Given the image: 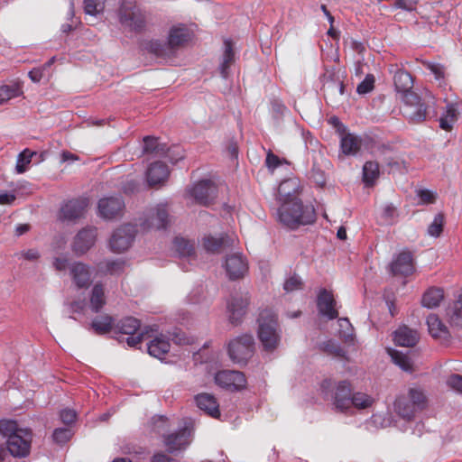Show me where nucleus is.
<instances>
[{"mask_svg":"<svg viewBox=\"0 0 462 462\" xmlns=\"http://www.w3.org/2000/svg\"><path fill=\"white\" fill-rule=\"evenodd\" d=\"M394 86L396 90L402 94L404 102V116L413 124L424 121L427 117V109L430 104L434 103V97L428 90L424 92L422 97L411 91L413 79L410 73L399 69L394 78Z\"/></svg>","mask_w":462,"mask_h":462,"instance_id":"f257e3e1","label":"nucleus"},{"mask_svg":"<svg viewBox=\"0 0 462 462\" xmlns=\"http://www.w3.org/2000/svg\"><path fill=\"white\" fill-rule=\"evenodd\" d=\"M279 222L291 229L315 221V210L312 206H304L300 199L280 204L277 210Z\"/></svg>","mask_w":462,"mask_h":462,"instance_id":"f03ea898","label":"nucleus"},{"mask_svg":"<svg viewBox=\"0 0 462 462\" xmlns=\"http://www.w3.org/2000/svg\"><path fill=\"white\" fill-rule=\"evenodd\" d=\"M0 434L6 439L11 455L22 457L29 454L32 433L28 430L19 428L14 420H1Z\"/></svg>","mask_w":462,"mask_h":462,"instance_id":"7ed1b4c3","label":"nucleus"},{"mask_svg":"<svg viewBox=\"0 0 462 462\" xmlns=\"http://www.w3.org/2000/svg\"><path fill=\"white\" fill-rule=\"evenodd\" d=\"M258 321V337L263 348L267 351L274 350L281 338L276 316L269 310H264L260 314Z\"/></svg>","mask_w":462,"mask_h":462,"instance_id":"20e7f679","label":"nucleus"},{"mask_svg":"<svg viewBox=\"0 0 462 462\" xmlns=\"http://www.w3.org/2000/svg\"><path fill=\"white\" fill-rule=\"evenodd\" d=\"M254 352V340L252 335L243 334L231 339L227 345V353L231 361L245 365Z\"/></svg>","mask_w":462,"mask_h":462,"instance_id":"39448f33","label":"nucleus"},{"mask_svg":"<svg viewBox=\"0 0 462 462\" xmlns=\"http://www.w3.org/2000/svg\"><path fill=\"white\" fill-rule=\"evenodd\" d=\"M119 18L120 23L132 31H141L145 25V16L134 0H123Z\"/></svg>","mask_w":462,"mask_h":462,"instance_id":"423d86ee","label":"nucleus"},{"mask_svg":"<svg viewBox=\"0 0 462 462\" xmlns=\"http://www.w3.org/2000/svg\"><path fill=\"white\" fill-rule=\"evenodd\" d=\"M135 228L132 225H125L117 228L109 241L110 248L115 253H122L127 250L134 238Z\"/></svg>","mask_w":462,"mask_h":462,"instance_id":"0eeeda50","label":"nucleus"},{"mask_svg":"<svg viewBox=\"0 0 462 462\" xmlns=\"http://www.w3.org/2000/svg\"><path fill=\"white\" fill-rule=\"evenodd\" d=\"M224 268L230 280L243 278L248 271L246 258L240 253H234L226 255Z\"/></svg>","mask_w":462,"mask_h":462,"instance_id":"6e6552de","label":"nucleus"},{"mask_svg":"<svg viewBox=\"0 0 462 462\" xmlns=\"http://www.w3.org/2000/svg\"><path fill=\"white\" fill-rule=\"evenodd\" d=\"M215 383L229 391H237L245 386L246 380L244 374L239 371L224 370L216 374Z\"/></svg>","mask_w":462,"mask_h":462,"instance_id":"1a4fd4ad","label":"nucleus"},{"mask_svg":"<svg viewBox=\"0 0 462 462\" xmlns=\"http://www.w3.org/2000/svg\"><path fill=\"white\" fill-rule=\"evenodd\" d=\"M97 230L88 226L81 229L74 237L71 249L77 255L86 254L96 243Z\"/></svg>","mask_w":462,"mask_h":462,"instance_id":"9d476101","label":"nucleus"},{"mask_svg":"<svg viewBox=\"0 0 462 462\" xmlns=\"http://www.w3.org/2000/svg\"><path fill=\"white\" fill-rule=\"evenodd\" d=\"M249 304L247 294H236L231 296L227 301L226 309L228 320L233 325H237L242 321Z\"/></svg>","mask_w":462,"mask_h":462,"instance_id":"9b49d317","label":"nucleus"},{"mask_svg":"<svg viewBox=\"0 0 462 462\" xmlns=\"http://www.w3.org/2000/svg\"><path fill=\"white\" fill-rule=\"evenodd\" d=\"M189 192L197 203L208 206L217 196V187L211 180H204L196 183Z\"/></svg>","mask_w":462,"mask_h":462,"instance_id":"f8f14e48","label":"nucleus"},{"mask_svg":"<svg viewBox=\"0 0 462 462\" xmlns=\"http://www.w3.org/2000/svg\"><path fill=\"white\" fill-rule=\"evenodd\" d=\"M352 386L348 381H340L336 386L333 395L335 410L345 412L351 408Z\"/></svg>","mask_w":462,"mask_h":462,"instance_id":"ddd939ff","label":"nucleus"},{"mask_svg":"<svg viewBox=\"0 0 462 462\" xmlns=\"http://www.w3.org/2000/svg\"><path fill=\"white\" fill-rule=\"evenodd\" d=\"M236 243L237 238L234 235L210 236L203 239V247L208 253L220 254L229 247H234Z\"/></svg>","mask_w":462,"mask_h":462,"instance_id":"4468645a","label":"nucleus"},{"mask_svg":"<svg viewBox=\"0 0 462 462\" xmlns=\"http://www.w3.org/2000/svg\"><path fill=\"white\" fill-rule=\"evenodd\" d=\"M168 223V212L164 206L159 205L150 208L142 223L143 229H162L166 227Z\"/></svg>","mask_w":462,"mask_h":462,"instance_id":"2eb2a0df","label":"nucleus"},{"mask_svg":"<svg viewBox=\"0 0 462 462\" xmlns=\"http://www.w3.org/2000/svg\"><path fill=\"white\" fill-rule=\"evenodd\" d=\"M69 275L78 288H88L92 282L91 268L82 262L71 263Z\"/></svg>","mask_w":462,"mask_h":462,"instance_id":"dca6fc26","label":"nucleus"},{"mask_svg":"<svg viewBox=\"0 0 462 462\" xmlns=\"http://www.w3.org/2000/svg\"><path fill=\"white\" fill-rule=\"evenodd\" d=\"M191 431L184 428L176 433L164 436V445L168 451L173 453L186 448L191 441Z\"/></svg>","mask_w":462,"mask_h":462,"instance_id":"f3484780","label":"nucleus"},{"mask_svg":"<svg viewBox=\"0 0 462 462\" xmlns=\"http://www.w3.org/2000/svg\"><path fill=\"white\" fill-rule=\"evenodd\" d=\"M192 38V32L185 24L180 23L171 27L168 43L171 50L179 49L187 44Z\"/></svg>","mask_w":462,"mask_h":462,"instance_id":"a211bd4d","label":"nucleus"},{"mask_svg":"<svg viewBox=\"0 0 462 462\" xmlns=\"http://www.w3.org/2000/svg\"><path fill=\"white\" fill-rule=\"evenodd\" d=\"M125 204L120 198H104L98 202V213L106 219H112L121 215Z\"/></svg>","mask_w":462,"mask_h":462,"instance_id":"6ab92c4d","label":"nucleus"},{"mask_svg":"<svg viewBox=\"0 0 462 462\" xmlns=\"http://www.w3.org/2000/svg\"><path fill=\"white\" fill-rule=\"evenodd\" d=\"M299 180L297 179H288L281 182L277 191V199L280 204L291 202V200L300 199L298 198Z\"/></svg>","mask_w":462,"mask_h":462,"instance_id":"aec40b11","label":"nucleus"},{"mask_svg":"<svg viewBox=\"0 0 462 462\" xmlns=\"http://www.w3.org/2000/svg\"><path fill=\"white\" fill-rule=\"evenodd\" d=\"M391 269L393 274L407 276L414 271L413 258L411 252L403 251L400 253L393 261Z\"/></svg>","mask_w":462,"mask_h":462,"instance_id":"412c9836","label":"nucleus"},{"mask_svg":"<svg viewBox=\"0 0 462 462\" xmlns=\"http://www.w3.org/2000/svg\"><path fill=\"white\" fill-rule=\"evenodd\" d=\"M88 206V200L87 199L69 200L61 208V215L69 220L81 217L85 214Z\"/></svg>","mask_w":462,"mask_h":462,"instance_id":"4be33fe9","label":"nucleus"},{"mask_svg":"<svg viewBox=\"0 0 462 462\" xmlns=\"http://www.w3.org/2000/svg\"><path fill=\"white\" fill-rule=\"evenodd\" d=\"M335 300L333 295L323 290L318 296V308L319 311L328 317L329 319H336L338 315L337 310L335 309Z\"/></svg>","mask_w":462,"mask_h":462,"instance_id":"5701e85b","label":"nucleus"},{"mask_svg":"<svg viewBox=\"0 0 462 462\" xmlns=\"http://www.w3.org/2000/svg\"><path fill=\"white\" fill-rule=\"evenodd\" d=\"M419 340V334L416 330L407 326H402L393 333V341L396 345L405 347H411Z\"/></svg>","mask_w":462,"mask_h":462,"instance_id":"b1692460","label":"nucleus"},{"mask_svg":"<svg viewBox=\"0 0 462 462\" xmlns=\"http://www.w3.org/2000/svg\"><path fill=\"white\" fill-rule=\"evenodd\" d=\"M169 173L166 164L162 162L152 163L146 172L147 182L150 186L162 184L168 179Z\"/></svg>","mask_w":462,"mask_h":462,"instance_id":"393cba45","label":"nucleus"},{"mask_svg":"<svg viewBox=\"0 0 462 462\" xmlns=\"http://www.w3.org/2000/svg\"><path fill=\"white\" fill-rule=\"evenodd\" d=\"M197 406L213 418L220 415L216 398L209 393H199L195 397Z\"/></svg>","mask_w":462,"mask_h":462,"instance_id":"a878e982","label":"nucleus"},{"mask_svg":"<svg viewBox=\"0 0 462 462\" xmlns=\"http://www.w3.org/2000/svg\"><path fill=\"white\" fill-rule=\"evenodd\" d=\"M429 333L437 339H447L449 337L448 328L443 324L439 318L435 314H430L427 318Z\"/></svg>","mask_w":462,"mask_h":462,"instance_id":"bb28decb","label":"nucleus"},{"mask_svg":"<svg viewBox=\"0 0 462 462\" xmlns=\"http://www.w3.org/2000/svg\"><path fill=\"white\" fill-rule=\"evenodd\" d=\"M361 147V139L353 134L341 135L340 151L344 155H356Z\"/></svg>","mask_w":462,"mask_h":462,"instance_id":"cd10ccee","label":"nucleus"},{"mask_svg":"<svg viewBox=\"0 0 462 462\" xmlns=\"http://www.w3.org/2000/svg\"><path fill=\"white\" fill-rule=\"evenodd\" d=\"M170 346V342L166 337L160 335L149 343L148 352L151 356L161 359L169 352Z\"/></svg>","mask_w":462,"mask_h":462,"instance_id":"c85d7f7f","label":"nucleus"},{"mask_svg":"<svg viewBox=\"0 0 462 462\" xmlns=\"http://www.w3.org/2000/svg\"><path fill=\"white\" fill-rule=\"evenodd\" d=\"M344 84L337 79H334L333 74H325L323 79V90L325 95L329 97H335L336 96L344 94Z\"/></svg>","mask_w":462,"mask_h":462,"instance_id":"c756f323","label":"nucleus"},{"mask_svg":"<svg viewBox=\"0 0 462 462\" xmlns=\"http://www.w3.org/2000/svg\"><path fill=\"white\" fill-rule=\"evenodd\" d=\"M395 411L402 418L410 420L418 411L414 405H412L411 399L408 395L399 396L394 402Z\"/></svg>","mask_w":462,"mask_h":462,"instance_id":"7c9ffc66","label":"nucleus"},{"mask_svg":"<svg viewBox=\"0 0 462 462\" xmlns=\"http://www.w3.org/2000/svg\"><path fill=\"white\" fill-rule=\"evenodd\" d=\"M106 302L105 287L102 283L97 282L94 285L90 293V309L94 312H98L105 306Z\"/></svg>","mask_w":462,"mask_h":462,"instance_id":"2f4dec72","label":"nucleus"},{"mask_svg":"<svg viewBox=\"0 0 462 462\" xmlns=\"http://www.w3.org/2000/svg\"><path fill=\"white\" fill-rule=\"evenodd\" d=\"M458 110L453 104H448L446 107L445 112L439 118V126L445 131H451L454 124L458 118Z\"/></svg>","mask_w":462,"mask_h":462,"instance_id":"473e14b6","label":"nucleus"},{"mask_svg":"<svg viewBox=\"0 0 462 462\" xmlns=\"http://www.w3.org/2000/svg\"><path fill=\"white\" fill-rule=\"evenodd\" d=\"M23 94V87L20 82H14L11 85H3L0 87V106L5 104L12 98L20 97Z\"/></svg>","mask_w":462,"mask_h":462,"instance_id":"72a5a7b5","label":"nucleus"},{"mask_svg":"<svg viewBox=\"0 0 462 462\" xmlns=\"http://www.w3.org/2000/svg\"><path fill=\"white\" fill-rule=\"evenodd\" d=\"M387 353L391 356L392 361L405 372L413 371V362L402 352L393 348H387Z\"/></svg>","mask_w":462,"mask_h":462,"instance_id":"f704fd0d","label":"nucleus"},{"mask_svg":"<svg viewBox=\"0 0 462 462\" xmlns=\"http://www.w3.org/2000/svg\"><path fill=\"white\" fill-rule=\"evenodd\" d=\"M444 298L443 291L439 288H431L428 290L422 297V305L432 309L438 307Z\"/></svg>","mask_w":462,"mask_h":462,"instance_id":"c9c22d12","label":"nucleus"},{"mask_svg":"<svg viewBox=\"0 0 462 462\" xmlns=\"http://www.w3.org/2000/svg\"><path fill=\"white\" fill-rule=\"evenodd\" d=\"M224 46L225 50L220 65V72L224 78H226L228 76V69L235 61V53L233 51L232 42L230 40H225Z\"/></svg>","mask_w":462,"mask_h":462,"instance_id":"e433bc0d","label":"nucleus"},{"mask_svg":"<svg viewBox=\"0 0 462 462\" xmlns=\"http://www.w3.org/2000/svg\"><path fill=\"white\" fill-rule=\"evenodd\" d=\"M144 48L149 52L153 53L159 57L170 56L172 51L168 42L163 43L159 40H151L147 42L144 45Z\"/></svg>","mask_w":462,"mask_h":462,"instance_id":"4c0bfd02","label":"nucleus"},{"mask_svg":"<svg viewBox=\"0 0 462 462\" xmlns=\"http://www.w3.org/2000/svg\"><path fill=\"white\" fill-rule=\"evenodd\" d=\"M125 265V263L123 261L107 260L98 264V271L103 274L117 275L124 272Z\"/></svg>","mask_w":462,"mask_h":462,"instance_id":"58836bf2","label":"nucleus"},{"mask_svg":"<svg viewBox=\"0 0 462 462\" xmlns=\"http://www.w3.org/2000/svg\"><path fill=\"white\" fill-rule=\"evenodd\" d=\"M379 165L375 162H366L363 167V180L367 186H373L379 177Z\"/></svg>","mask_w":462,"mask_h":462,"instance_id":"ea45409f","label":"nucleus"},{"mask_svg":"<svg viewBox=\"0 0 462 462\" xmlns=\"http://www.w3.org/2000/svg\"><path fill=\"white\" fill-rule=\"evenodd\" d=\"M374 402V398L371 395L365 393L356 392L352 394L351 407L353 406L358 410H365L372 407Z\"/></svg>","mask_w":462,"mask_h":462,"instance_id":"a19ab883","label":"nucleus"},{"mask_svg":"<svg viewBox=\"0 0 462 462\" xmlns=\"http://www.w3.org/2000/svg\"><path fill=\"white\" fill-rule=\"evenodd\" d=\"M447 318L451 326L462 328V305L455 300L447 309Z\"/></svg>","mask_w":462,"mask_h":462,"instance_id":"79ce46f5","label":"nucleus"},{"mask_svg":"<svg viewBox=\"0 0 462 462\" xmlns=\"http://www.w3.org/2000/svg\"><path fill=\"white\" fill-rule=\"evenodd\" d=\"M174 247L182 257H190L195 254V243L183 237L174 240Z\"/></svg>","mask_w":462,"mask_h":462,"instance_id":"37998d69","label":"nucleus"},{"mask_svg":"<svg viewBox=\"0 0 462 462\" xmlns=\"http://www.w3.org/2000/svg\"><path fill=\"white\" fill-rule=\"evenodd\" d=\"M143 151L147 153H153L156 155L166 154V145L159 143L158 139L146 136L143 138Z\"/></svg>","mask_w":462,"mask_h":462,"instance_id":"c03bdc74","label":"nucleus"},{"mask_svg":"<svg viewBox=\"0 0 462 462\" xmlns=\"http://www.w3.org/2000/svg\"><path fill=\"white\" fill-rule=\"evenodd\" d=\"M113 324V319L108 315L96 318L91 326L97 334H106L110 331Z\"/></svg>","mask_w":462,"mask_h":462,"instance_id":"a18cd8bd","label":"nucleus"},{"mask_svg":"<svg viewBox=\"0 0 462 462\" xmlns=\"http://www.w3.org/2000/svg\"><path fill=\"white\" fill-rule=\"evenodd\" d=\"M408 397L411 399L412 405L415 406L417 411L425 408L427 403V397L424 392L420 388H410L407 393Z\"/></svg>","mask_w":462,"mask_h":462,"instance_id":"49530a36","label":"nucleus"},{"mask_svg":"<svg viewBox=\"0 0 462 462\" xmlns=\"http://www.w3.org/2000/svg\"><path fill=\"white\" fill-rule=\"evenodd\" d=\"M119 330L125 335H134L140 328V321L133 317H128L121 320Z\"/></svg>","mask_w":462,"mask_h":462,"instance_id":"de8ad7c7","label":"nucleus"},{"mask_svg":"<svg viewBox=\"0 0 462 462\" xmlns=\"http://www.w3.org/2000/svg\"><path fill=\"white\" fill-rule=\"evenodd\" d=\"M444 215L439 213L434 217L432 223L428 227V234L431 236L438 237L443 231Z\"/></svg>","mask_w":462,"mask_h":462,"instance_id":"09e8293b","label":"nucleus"},{"mask_svg":"<svg viewBox=\"0 0 462 462\" xmlns=\"http://www.w3.org/2000/svg\"><path fill=\"white\" fill-rule=\"evenodd\" d=\"M84 5L86 14L97 15L104 10L105 0H85Z\"/></svg>","mask_w":462,"mask_h":462,"instance_id":"8fccbe9b","label":"nucleus"},{"mask_svg":"<svg viewBox=\"0 0 462 462\" xmlns=\"http://www.w3.org/2000/svg\"><path fill=\"white\" fill-rule=\"evenodd\" d=\"M33 154V152L27 149L19 154L16 164V170L19 173H23L26 171L27 165L31 162Z\"/></svg>","mask_w":462,"mask_h":462,"instance_id":"3c124183","label":"nucleus"},{"mask_svg":"<svg viewBox=\"0 0 462 462\" xmlns=\"http://www.w3.org/2000/svg\"><path fill=\"white\" fill-rule=\"evenodd\" d=\"M338 325H339V335L342 338H344L346 341L352 339V331L353 328L347 319H338Z\"/></svg>","mask_w":462,"mask_h":462,"instance_id":"603ef678","label":"nucleus"},{"mask_svg":"<svg viewBox=\"0 0 462 462\" xmlns=\"http://www.w3.org/2000/svg\"><path fill=\"white\" fill-rule=\"evenodd\" d=\"M302 286H303V282H302L300 277H299L297 275H293L285 281V282L283 284V289L287 292H291V291L301 290Z\"/></svg>","mask_w":462,"mask_h":462,"instance_id":"864d4df0","label":"nucleus"},{"mask_svg":"<svg viewBox=\"0 0 462 462\" xmlns=\"http://www.w3.org/2000/svg\"><path fill=\"white\" fill-rule=\"evenodd\" d=\"M374 84V77L372 74H367L365 79L357 86L356 91L358 94H366L373 90Z\"/></svg>","mask_w":462,"mask_h":462,"instance_id":"5fc2aeb1","label":"nucleus"},{"mask_svg":"<svg viewBox=\"0 0 462 462\" xmlns=\"http://www.w3.org/2000/svg\"><path fill=\"white\" fill-rule=\"evenodd\" d=\"M447 385L456 393L462 394V375L451 374L446 381Z\"/></svg>","mask_w":462,"mask_h":462,"instance_id":"6e6d98bb","label":"nucleus"},{"mask_svg":"<svg viewBox=\"0 0 462 462\" xmlns=\"http://www.w3.org/2000/svg\"><path fill=\"white\" fill-rule=\"evenodd\" d=\"M71 437V431L69 429L66 428H60L56 429L53 432V439L57 443H65L68 441Z\"/></svg>","mask_w":462,"mask_h":462,"instance_id":"4d7b16f0","label":"nucleus"},{"mask_svg":"<svg viewBox=\"0 0 462 462\" xmlns=\"http://www.w3.org/2000/svg\"><path fill=\"white\" fill-rule=\"evenodd\" d=\"M422 64L425 69L435 75L436 79H440L444 77V69L441 65L430 61H423Z\"/></svg>","mask_w":462,"mask_h":462,"instance_id":"13d9d810","label":"nucleus"},{"mask_svg":"<svg viewBox=\"0 0 462 462\" xmlns=\"http://www.w3.org/2000/svg\"><path fill=\"white\" fill-rule=\"evenodd\" d=\"M417 195L423 204H432L436 200V193L429 189H419Z\"/></svg>","mask_w":462,"mask_h":462,"instance_id":"bf43d9fd","label":"nucleus"},{"mask_svg":"<svg viewBox=\"0 0 462 462\" xmlns=\"http://www.w3.org/2000/svg\"><path fill=\"white\" fill-rule=\"evenodd\" d=\"M18 255L20 258L30 262H35L41 257L39 250L35 248L23 250L18 254Z\"/></svg>","mask_w":462,"mask_h":462,"instance_id":"052dcab7","label":"nucleus"},{"mask_svg":"<svg viewBox=\"0 0 462 462\" xmlns=\"http://www.w3.org/2000/svg\"><path fill=\"white\" fill-rule=\"evenodd\" d=\"M324 350L329 354H332L336 356H343L344 350L335 342L328 341L324 344Z\"/></svg>","mask_w":462,"mask_h":462,"instance_id":"680f3d73","label":"nucleus"},{"mask_svg":"<svg viewBox=\"0 0 462 462\" xmlns=\"http://www.w3.org/2000/svg\"><path fill=\"white\" fill-rule=\"evenodd\" d=\"M53 267L57 271H65L66 269L69 270L70 263L69 260L65 256H58L53 259Z\"/></svg>","mask_w":462,"mask_h":462,"instance_id":"e2e57ef3","label":"nucleus"},{"mask_svg":"<svg viewBox=\"0 0 462 462\" xmlns=\"http://www.w3.org/2000/svg\"><path fill=\"white\" fill-rule=\"evenodd\" d=\"M60 419L65 424H71L76 420V412L70 409H65L60 411Z\"/></svg>","mask_w":462,"mask_h":462,"instance_id":"0e129e2a","label":"nucleus"},{"mask_svg":"<svg viewBox=\"0 0 462 462\" xmlns=\"http://www.w3.org/2000/svg\"><path fill=\"white\" fill-rule=\"evenodd\" d=\"M265 163H266V166L270 170L273 171L275 168H277L280 165L281 162H280V159L278 158V156L274 155L272 152H269L267 154Z\"/></svg>","mask_w":462,"mask_h":462,"instance_id":"69168bd1","label":"nucleus"},{"mask_svg":"<svg viewBox=\"0 0 462 462\" xmlns=\"http://www.w3.org/2000/svg\"><path fill=\"white\" fill-rule=\"evenodd\" d=\"M166 153H168V157L170 158V161L172 163L177 162L179 160L183 158L182 152L180 151L178 147H175L173 149H167L166 148Z\"/></svg>","mask_w":462,"mask_h":462,"instance_id":"338daca9","label":"nucleus"},{"mask_svg":"<svg viewBox=\"0 0 462 462\" xmlns=\"http://www.w3.org/2000/svg\"><path fill=\"white\" fill-rule=\"evenodd\" d=\"M143 337L144 333L129 335L126 338V343L130 346H137L143 341Z\"/></svg>","mask_w":462,"mask_h":462,"instance_id":"774afa93","label":"nucleus"}]
</instances>
